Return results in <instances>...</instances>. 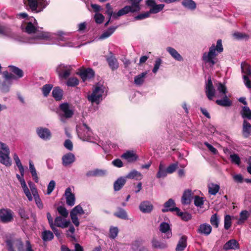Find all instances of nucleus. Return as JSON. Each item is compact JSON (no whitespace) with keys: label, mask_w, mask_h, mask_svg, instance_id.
Returning a JSON list of instances; mask_svg holds the SVG:
<instances>
[{"label":"nucleus","mask_w":251,"mask_h":251,"mask_svg":"<svg viewBox=\"0 0 251 251\" xmlns=\"http://www.w3.org/2000/svg\"><path fill=\"white\" fill-rule=\"evenodd\" d=\"M216 86L217 93L213 85L211 77H209L205 87V92L208 100H212L214 97L217 98L223 97V99L217 100L216 103L219 105L224 107L231 105L232 102L228 98L226 95L227 90L226 85L221 82H218L216 84Z\"/></svg>","instance_id":"nucleus-1"},{"label":"nucleus","mask_w":251,"mask_h":251,"mask_svg":"<svg viewBox=\"0 0 251 251\" xmlns=\"http://www.w3.org/2000/svg\"><path fill=\"white\" fill-rule=\"evenodd\" d=\"M223 50L222 44V41L218 40L217 42V45L215 47L212 45L210 48L208 52H204L203 54L202 59L205 63H209L210 66L214 65L215 63L216 57L218 52H221Z\"/></svg>","instance_id":"nucleus-2"},{"label":"nucleus","mask_w":251,"mask_h":251,"mask_svg":"<svg viewBox=\"0 0 251 251\" xmlns=\"http://www.w3.org/2000/svg\"><path fill=\"white\" fill-rule=\"evenodd\" d=\"M132 2V4L130 6H126L123 8L119 10V11L113 14V17L117 18L120 16L124 15L129 12H135L139 11L140 10L139 3L142 0H129Z\"/></svg>","instance_id":"nucleus-3"},{"label":"nucleus","mask_w":251,"mask_h":251,"mask_svg":"<svg viewBox=\"0 0 251 251\" xmlns=\"http://www.w3.org/2000/svg\"><path fill=\"white\" fill-rule=\"evenodd\" d=\"M9 154L10 151L8 146L5 143L0 142V163L6 166H11Z\"/></svg>","instance_id":"nucleus-4"},{"label":"nucleus","mask_w":251,"mask_h":251,"mask_svg":"<svg viewBox=\"0 0 251 251\" xmlns=\"http://www.w3.org/2000/svg\"><path fill=\"white\" fill-rule=\"evenodd\" d=\"M103 93L104 88L102 86H96L92 93L88 96V99L92 103H99L102 100L101 97Z\"/></svg>","instance_id":"nucleus-5"},{"label":"nucleus","mask_w":251,"mask_h":251,"mask_svg":"<svg viewBox=\"0 0 251 251\" xmlns=\"http://www.w3.org/2000/svg\"><path fill=\"white\" fill-rule=\"evenodd\" d=\"M60 110L61 113H59L60 120L64 122L63 118H70L74 114V110L67 103H62L59 106Z\"/></svg>","instance_id":"nucleus-6"},{"label":"nucleus","mask_w":251,"mask_h":251,"mask_svg":"<svg viewBox=\"0 0 251 251\" xmlns=\"http://www.w3.org/2000/svg\"><path fill=\"white\" fill-rule=\"evenodd\" d=\"M84 214V211L80 205L75 206L70 212V217L72 222L76 226H78L79 221L77 215H81Z\"/></svg>","instance_id":"nucleus-7"},{"label":"nucleus","mask_w":251,"mask_h":251,"mask_svg":"<svg viewBox=\"0 0 251 251\" xmlns=\"http://www.w3.org/2000/svg\"><path fill=\"white\" fill-rule=\"evenodd\" d=\"M28 5L32 11L39 12L47 5L45 0H27Z\"/></svg>","instance_id":"nucleus-8"},{"label":"nucleus","mask_w":251,"mask_h":251,"mask_svg":"<svg viewBox=\"0 0 251 251\" xmlns=\"http://www.w3.org/2000/svg\"><path fill=\"white\" fill-rule=\"evenodd\" d=\"M13 219V213L7 208L0 209V221L3 223H9Z\"/></svg>","instance_id":"nucleus-9"},{"label":"nucleus","mask_w":251,"mask_h":251,"mask_svg":"<svg viewBox=\"0 0 251 251\" xmlns=\"http://www.w3.org/2000/svg\"><path fill=\"white\" fill-rule=\"evenodd\" d=\"M72 69L70 65L60 64L57 67L56 72L60 78L66 79L70 75Z\"/></svg>","instance_id":"nucleus-10"},{"label":"nucleus","mask_w":251,"mask_h":251,"mask_svg":"<svg viewBox=\"0 0 251 251\" xmlns=\"http://www.w3.org/2000/svg\"><path fill=\"white\" fill-rule=\"evenodd\" d=\"M66 217L57 216L54 219V225L56 226L65 228L68 227L71 224L69 220L66 219Z\"/></svg>","instance_id":"nucleus-11"},{"label":"nucleus","mask_w":251,"mask_h":251,"mask_svg":"<svg viewBox=\"0 0 251 251\" xmlns=\"http://www.w3.org/2000/svg\"><path fill=\"white\" fill-rule=\"evenodd\" d=\"M77 74L79 75L83 81H85L94 76V72L90 68L80 69L79 72Z\"/></svg>","instance_id":"nucleus-12"},{"label":"nucleus","mask_w":251,"mask_h":251,"mask_svg":"<svg viewBox=\"0 0 251 251\" xmlns=\"http://www.w3.org/2000/svg\"><path fill=\"white\" fill-rule=\"evenodd\" d=\"M83 132L79 134L80 138L83 141L92 142V131L86 124H83Z\"/></svg>","instance_id":"nucleus-13"},{"label":"nucleus","mask_w":251,"mask_h":251,"mask_svg":"<svg viewBox=\"0 0 251 251\" xmlns=\"http://www.w3.org/2000/svg\"><path fill=\"white\" fill-rule=\"evenodd\" d=\"M121 157L125 159L127 162L132 163L136 161L138 159V155L132 151H126L123 153Z\"/></svg>","instance_id":"nucleus-14"},{"label":"nucleus","mask_w":251,"mask_h":251,"mask_svg":"<svg viewBox=\"0 0 251 251\" xmlns=\"http://www.w3.org/2000/svg\"><path fill=\"white\" fill-rule=\"evenodd\" d=\"M212 231L211 226L207 223L202 224L200 225L197 232L202 235L205 236L209 235Z\"/></svg>","instance_id":"nucleus-15"},{"label":"nucleus","mask_w":251,"mask_h":251,"mask_svg":"<svg viewBox=\"0 0 251 251\" xmlns=\"http://www.w3.org/2000/svg\"><path fill=\"white\" fill-rule=\"evenodd\" d=\"M65 196L67 205L71 206H73L75 203V196L74 194L71 192L70 188L66 189L65 192Z\"/></svg>","instance_id":"nucleus-16"},{"label":"nucleus","mask_w":251,"mask_h":251,"mask_svg":"<svg viewBox=\"0 0 251 251\" xmlns=\"http://www.w3.org/2000/svg\"><path fill=\"white\" fill-rule=\"evenodd\" d=\"M240 248V245L237 240L231 239L227 241L223 247L224 250L227 251L229 250H237Z\"/></svg>","instance_id":"nucleus-17"},{"label":"nucleus","mask_w":251,"mask_h":251,"mask_svg":"<svg viewBox=\"0 0 251 251\" xmlns=\"http://www.w3.org/2000/svg\"><path fill=\"white\" fill-rule=\"evenodd\" d=\"M139 209L143 213H150L153 209V205L149 201H143L140 204Z\"/></svg>","instance_id":"nucleus-18"},{"label":"nucleus","mask_w":251,"mask_h":251,"mask_svg":"<svg viewBox=\"0 0 251 251\" xmlns=\"http://www.w3.org/2000/svg\"><path fill=\"white\" fill-rule=\"evenodd\" d=\"M160 230L162 233L165 234L166 238H170L172 236V232L170 226L167 223H162L160 225Z\"/></svg>","instance_id":"nucleus-19"},{"label":"nucleus","mask_w":251,"mask_h":251,"mask_svg":"<svg viewBox=\"0 0 251 251\" xmlns=\"http://www.w3.org/2000/svg\"><path fill=\"white\" fill-rule=\"evenodd\" d=\"M62 160L63 165L67 166L75 161V157L73 153H68L63 156Z\"/></svg>","instance_id":"nucleus-20"},{"label":"nucleus","mask_w":251,"mask_h":251,"mask_svg":"<svg viewBox=\"0 0 251 251\" xmlns=\"http://www.w3.org/2000/svg\"><path fill=\"white\" fill-rule=\"evenodd\" d=\"M175 203L173 200L172 199H169L164 204V208L162 209L163 212L170 211H175L176 207H175Z\"/></svg>","instance_id":"nucleus-21"},{"label":"nucleus","mask_w":251,"mask_h":251,"mask_svg":"<svg viewBox=\"0 0 251 251\" xmlns=\"http://www.w3.org/2000/svg\"><path fill=\"white\" fill-rule=\"evenodd\" d=\"M37 132L39 136L43 139L48 140L50 138V132L47 128H38L37 130Z\"/></svg>","instance_id":"nucleus-22"},{"label":"nucleus","mask_w":251,"mask_h":251,"mask_svg":"<svg viewBox=\"0 0 251 251\" xmlns=\"http://www.w3.org/2000/svg\"><path fill=\"white\" fill-rule=\"evenodd\" d=\"M192 191L190 190H185L181 199L182 203L184 204H188L190 203L192 199Z\"/></svg>","instance_id":"nucleus-23"},{"label":"nucleus","mask_w":251,"mask_h":251,"mask_svg":"<svg viewBox=\"0 0 251 251\" xmlns=\"http://www.w3.org/2000/svg\"><path fill=\"white\" fill-rule=\"evenodd\" d=\"M106 60L108 62V65L112 70H117L119 67V64L117 59L113 56H111L106 58Z\"/></svg>","instance_id":"nucleus-24"},{"label":"nucleus","mask_w":251,"mask_h":251,"mask_svg":"<svg viewBox=\"0 0 251 251\" xmlns=\"http://www.w3.org/2000/svg\"><path fill=\"white\" fill-rule=\"evenodd\" d=\"M242 132L245 138L248 137L251 134V125L246 120L243 122Z\"/></svg>","instance_id":"nucleus-25"},{"label":"nucleus","mask_w":251,"mask_h":251,"mask_svg":"<svg viewBox=\"0 0 251 251\" xmlns=\"http://www.w3.org/2000/svg\"><path fill=\"white\" fill-rule=\"evenodd\" d=\"M187 246V238L185 236H183L180 239L177 246L176 247V251H182Z\"/></svg>","instance_id":"nucleus-26"},{"label":"nucleus","mask_w":251,"mask_h":251,"mask_svg":"<svg viewBox=\"0 0 251 251\" xmlns=\"http://www.w3.org/2000/svg\"><path fill=\"white\" fill-rule=\"evenodd\" d=\"M166 50L176 60L179 61L183 60L182 56L175 49L169 47L167 48Z\"/></svg>","instance_id":"nucleus-27"},{"label":"nucleus","mask_w":251,"mask_h":251,"mask_svg":"<svg viewBox=\"0 0 251 251\" xmlns=\"http://www.w3.org/2000/svg\"><path fill=\"white\" fill-rule=\"evenodd\" d=\"M126 179L124 177L119 178L114 183V189L115 191L120 190L125 185Z\"/></svg>","instance_id":"nucleus-28"},{"label":"nucleus","mask_w":251,"mask_h":251,"mask_svg":"<svg viewBox=\"0 0 251 251\" xmlns=\"http://www.w3.org/2000/svg\"><path fill=\"white\" fill-rule=\"evenodd\" d=\"M21 187L23 189V190L27 198L29 201H32L33 200V197L32 195L30 192L29 189H28L26 182L25 181H23V182L21 183Z\"/></svg>","instance_id":"nucleus-29"},{"label":"nucleus","mask_w":251,"mask_h":251,"mask_svg":"<svg viewBox=\"0 0 251 251\" xmlns=\"http://www.w3.org/2000/svg\"><path fill=\"white\" fill-rule=\"evenodd\" d=\"M29 170L31 174L33 179L36 182H38L39 177L36 172V170L34 167L33 163L31 161H29Z\"/></svg>","instance_id":"nucleus-30"},{"label":"nucleus","mask_w":251,"mask_h":251,"mask_svg":"<svg viewBox=\"0 0 251 251\" xmlns=\"http://www.w3.org/2000/svg\"><path fill=\"white\" fill-rule=\"evenodd\" d=\"M176 212L177 215L184 221H188L190 220L192 218L191 214L187 212H181L179 208H176Z\"/></svg>","instance_id":"nucleus-31"},{"label":"nucleus","mask_w":251,"mask_h":251,"mask_svg":"<svg viewBox=\"0 0 251 251\" xmlns=\"http://www.w3.org/2000/svg\"><path fill=\"white\" fill-rule=\"evenodd\" d=\"M249 213L247 210H243L240 213V217L237 222L238 225H241L245 222L249 217Z\"/></svg>","instance_id":"nucleus-32"},{"label":"nucleus","mask_w":251,"mask_h":251,"mask_svg":"<svg viewBox=\"0 0 251 251\" xmlns=\"http://www.w3.org/2000/svg\"><path fill=\"white\" fill-rule=\"evenodd\" d=\"M13 159L18 167L19 172L22 176H24V169L21 162V161L16 153L13 154Z\"/></svg>","instance_id":"nucleus-33"},{"label":"nucleus","mask_w":251,"mask_h":251,"mask_svg":"<svg viewBox=\"0 0 251 251\" xmlns=\"http://www.w3.org/2000/svg\"><path fill=\"white\" fill-rule=\"evenodd\" d=\"M52 95L56 100H60L62 98L63 91L59 88L55 87L52 91Z\"/></svg>","instance_id":"nucleus-34"},{"label":"nucleus","mask_w":251,"mask_h":251,"mask_svg":"<svg viewBox=\"0 0 251 251\" xmlns=\"http://www.w3.org/2000/svg\"><path fill=\"white\" fill-rule=\"evenodd\" d=\"M142 176L141 174L135 170H133L131 172H130L126 176V178H130V179H136L137 180L138 179H141L142 178Z\"/></svg>","instance_id":"nucleus-35"},{"label":"nucleus","mask_w":251,"mask_h":251,"mask_svg":"<svg viewBox=\"0 0 251 251\" xmlns=\"http://www.w3.org/2000/svg\"><path fill=\"white\" fill-rule=\"evenodd\" d=\"M147 73L144 72L141 73V74L136 76L134 78V82L136 85H141L144 81V78L147 75Z\"/></svg>","instance_id":"nucleus-36"},{"label":"nucleus","mask_w":251,"mask_h":251,"mask_svg":"<svg viewBox=\"0 0 251 251\" xmlns=\"http://www.w3.org/2000/svg\"><path fill=\"white\" fill-rule=\"evenodd\" d=\"M167 170L164 169V166L162 163H160L159 166V170L156 175L157 178L164 177L167 174Z\"/></svg>","instance_id":"nucleus-37"},{"label":"nucleus","mask_w":251,"mask_h":251,"mask_svg":"<svg viewBox=\"0 0 251 251\" xmlns=\"http://www.w3.org/2000/svg\"><path fill=\"white\" fill-rule=\"evenodd\" d=\"M182 3L184 7L190 9H195L196 7V3L192 0H184Z\"/></svg>","instance_id":"nucleus-38"},{"label":"nucleus","mask_w":251,"mask_h":251,"mask_svg":"<svg viewBox=\"0 0 251 251\" xmlns=\"http://www.w3.org/2000/svg\"><path fill=\"white\" fill-rule=\"evenodd\" d=\"M219 186L217 184L212 183L208 185V192L211 195H216L219 191Z\"/></svg>","instance_id":"nucleus-39"},{"label":"nucleus","mask_w":251,"mask_h":251,"mask_svg":"<svg viewBox=\"0 0 251 251\" xmlns=\"http://www.w3.org/2000/svg\"><path fill=\"white\" fill-rule=\"evenodd\" d=\"M53 238V233L50 230H45L42 233V239L44 241L51 240Z\"/></svg>","instance_id":"nucleus-40"},{"label":"nucleus","mask_w":251,"mask_h":251,"mask_svg":"<svg viewBox=\"0 0 251 251\" xmlns=\"http://www.w3.org/2000/svg\"><path fill=\"white\" fill-rule=\"evenodd\" d=\"M241 69L242 72L245 74L244 75H251V68L250 65L247 63H242L241 64Z\"/></svg>","instance_id":"nucleus-41"},{"label":"nucleus","mask_w":251,"mask_h":251,"mask_svg":"<svg viewBox=\"0 0 251 251\" xmlns=\"http://www.w3.org/2000/svg\"><path fill=\"white\" fill-rule=\"evenodd\" d=\"M106 174V171L102 170L97 169L90 172L87 174L88 176H102Z\"/></svg>","instance_id":"nucleus-42"},{"label":"nucleus","mask_w":251,"mask_h":251,"mask_svg":"<svg viewBox=\"0 0 251 251\" xmlns=\"http://www.w3.org/2000/svg\"><path fill=\"white\" fill-rule=\"evenodd\" d=\"M115 27H110L104 31L99 37L100 39H104L109 37L115 31Z\"/></svg>","instance_id":"nucleus-43"},{"label":"nucleus","mask_w":251,"mask_h":251,"mask_svg":"<svg viewBox=\"0 0 251 251\" xmlns=\"http://www.w3.org/2000/svg\"><path fill=\"white\" fill-rule=\"evenodd\" d=\"M231 217L229 215H226L224 218V228L228 230L231 226Z\"/></svg>","instance_id":"nucleus-44"},{"label":"nucleus","mask_w":251,"mask_h":251,"mask_svg":"<svg viewBox=\"0 0 251 251\" xmlns=\"http://www.w3.org/2000/svg\"><path fill=\"white\" fill-rule=\"evenodd\" d=\"M54 35L55 36V37L57 39L59 42L66 41L68 39V38L66 37L67 34L61 31L57 32V33Z\"/></svg>","instance_id":"nucleus-45"},{"label":"nucleus","mask_w":251,"mask_h":251,"mask_svg":"<svg viewBox=\"0 0 251 251\" xmlns=\"http://www.w3.org/2000/svg\"><path fill=\"white\" fill-rule=\"evenodd\" d=\"M242 115L243 118H247L249 119H251V110L247 106L243 107Z\"/></svg>","instance_id":"nucleus-46"},{"label":"nucleus","mask_w":251,"mask_h":251,"mask_svg":"<svg viewBox=\"0 0 251 251\" xmlns=\"http://www.w3.org/2000/svg\"><path fill=\"white\" fill-rule=\"evenodd\" d=\"M25 29V31L29 34L35 33L37 30L35 26L31 22L27 23Z\"/></svg>","instance_id":"nucleus-47"},{"label":"nucleus","mask_w":251,"mask_h":251,"mask_svg":"<svg viewBox=\"0 0 251 251\" xmlns=\"http://www.w3.org/2000/svg\"><path fill=\"white\" fill-rule=\"evenodd\" d=\"M79 83L78 79L76 77L70 78L66 82V84L68 86L74 87L77 85Z\"/></svg>","instance_id":"nucleus-48"},{"label":"nucleus","mask_w":251,"mask_h":251,"mask_svg":"<svg viewBox=\"0 0 251 251\" xmlns=\"http://www.w3.org/2000/svg\"><path fill=\"white\" fill-rule=\"evenodd\" d=\"M210 223L215 228H217L219 226V220L216 214H213L210 218Z\"/></svg>","instance_id":"nucleus-49"},{"label":"nucleus","mask_w":251,"mask_h":251,"mask_svg":"<svg viewBox=\"0 0 251 251\" xmlns=\"http://www.w3.org/2000/svg\"><path fill=\"white\" fill-rule=\"evenodd\" d=\"M164 7V4H155L149 11L150 13H157L162 10Z\"/></svg>","instance_id":"nucleus-50"},{"label":"nucleus","mask_w":251,"mask_h":251,"mask_svg":"<svg viewBox=\"0 0 251 251\" xmlns=\"http://www.w3.org/2000/svg\"><path fill=\"white\" fill-rule=\"evenodd\" d=\"M9 67L10 68L11 71L19 77H21L23 76V72L22 70L17 67L12 66H10Z\"/></svg>","instance_id":"nucleus-51"},{"label":"nucleus","mask_w":251,"mask_h":251,"mask_svg":"<svg viewBox=\"0 0 251 251\" xmlns=\"http://www.w3.org/2000/svg\"><path fill=\"white\" fill-rule=\"evenodd\" d=\"M114 215L121 219H127V215L126 212L124 209H120L118 212L114 214Z\"/></svg>","instance_id":"nucleus-52"},{"label":"nucleus","mask_w":251,"mask_h":251,"mask_svg":"<svg viewBox=\"0 0 251 251\" xmlns=\"http://www.w3.org/2000/svg\"><path fill=\"white\" fill-rule=\"evenodd\" d=\"M152 246L155 248L164 249L167 247V245L164 243H160L156 240L152 241Z\"/></svg>","instance_id":"nucleus-53"},{"label":"nucleus","mask_w":251,"mask_h":251,"mask_svg":"<svg viewBox=\"0 0 251 251\" xmlns=\"http://www.w3.org/2000/svg\"><path fill=\"white\" fill-rule=\"evenodd\" d=\"M119 230L117 227H111L109 229V237L114 239L118 235Z\"/></svg>","instance_id":"nucleus-54"},{"label":"nucleus","mask_w":251,"mask_h":251,"mask_svg":"<svg viewBox=\"0 0 251 251\" xmlns=\"http://www.w3.org/2000/svg\"><path fill=\"white\" fill-rule=\"evenodd\" d=\"M11 33L10 29L6 27L0 25V35L9 36Z\"/></svg>","instance_id":"nucleus-55"},{"label":"nucleus","mask_w":251,"mask_h":251,"mask_svg":"<svg viewBox=\"0 0 251 251\" xmlns=\"http://www.w3.org/2000/svg\"><path fill=\"white\" fill-rule=\"evenodd\" d=\"M203 199L202 197L196 196L194 197V204L197 207H201L203 204Z\"/></svg>","instance_id":"nucleus-56"},{"label":"nucleus","mask_w":251,"mask_h":251,"mask_svg":"<svg viewBox=\"0 0 251 251\" xmlns=\"http://www.w3.org/2000/svg\"><path fill=\"white\" fill-rule=\"evenodd\" d=\"M57 211L62 217H67L68 216V212L66 208L63 206H60L57 207Z\"/></svg>","instance_id":"nucleus-57"},{"label":"nucleus","mask_w":251,"mask_h":251,"mask_svg":"<svg viewBox=\"0 0 251 251\" xmlns=\"http://www.w3.org/2000/svg\"><path fill=\"white\" fill-rule=\"evenodd\" d=\"M52 88V86L50 84H46L42 88V92L44 96L47 97L50 93Z\"/></svg>","instance_id":"nucleus-58"},{"label":"nucleus","mask_w":251,"mask_h":251,"mask_svg":"<svg viewBox=\"0 0 251 251\" xmlns=\"http://www.w3.org/2000/svg\"><path fill=\"white\" fill-rule=\"evenodd\" d=\"M106 13L109 16V20L105 24V25H108V23H109V22L110 21V18L111 17V16L113 17V14H114V13H113L112 8H111L110 5L109 3L106 4Z\"/></svg>","instance_id":"nucleus-59"},{"label":"nucleus","mask_w":251,"mask_h":251,"mask_svg":"<svg viewBox=\"0 0 251 251\" xmlns=\"http://www.w3.org/2000/svg\"><path fill=\"white\" fill-rule=\"evenodd\" d=\"M230 158L232 163H235L238 165L240 164V158L239 156L236 154H233L230 155Z\"/></svg>","instance_id":"nucleus-60"},{"label":"nucleus","mask_w":251,"mask_h":251,"mask_svg":"<svg viewBox=\"0 0 251 251\" xmlns=\"http://www.w3.org/2000/svg\"><path fill=\"white\" fill-rule=\"evenodd\" d=\"M36 202V205L40 209L43 208V204L40 198L38 193L33 195Z\"/></svg>","instance_id":"nucleus-61"},{"label":"nucleus","mask_w":251,"mask_h":251,"mask_svg":"<svg viewBox=\"0 0 251 251\" xmlns=\"http://www.w3.org/2000/svg\"><path fill=\"white\" fill-rule=\"evenodd\" d=\"M55 182L54 180H51L48 186L47 194L50 195L54 190Z\"/></svg>","instance_id":"nucleus-62"},{"label":"nucleus","mask_w":251,"mask_h":251,"mask_svg":"<svg viewBox=\"0 0 251 251\" xmlns=\"http://www.w3.org/2000/svg\"><path fill=\"white\" fill-rule=\"evenodd\" d=\"M28 184L33 195L38 193L35 185L32 181H29Z\"/></svg>","instance_id":"nucleus-63"},{"label":"nucleus","mask_w":251,"mask_h":251,"mask_svg":"<svg viewBox=\"0 0 251 251\" xmlns=\"http://www.w3.org/2000/svg\"><path fill=\"white\" fill-rule=\"evenodd\" d=\"M95 21L98 24H101L104 20V16L100 13H97L95 15Z\"/></svg>","instance_id":"nucleus-64"}]
</instances>
